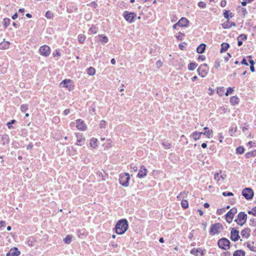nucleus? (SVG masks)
<instances>
[{
	"mask_svg": "<svg viewBox=\"0 0 256 256\" xmlns=\"http://www.w3.org/2000/svg\"><path fill=\"white\" fill-rule=\"evenodd\" d=\"M226 211V210L224 208H220V209H218L217 210V212H216V213L218 214V215H221L224 212H225Z\"/></svg>",
	"mask_w": 256,
	"mask_h": 256,
	"instance_id": "nucleus-48",
	"label": "nucleus"
},
{
	"mask_svg": "<svg viewBox=\"0 0 256 256\" xmlns=\"http://www.w3.org/2000/svg\"><path fill=\"white\" fill-rule=\"evenodd\" d=\"M197 71L201 77L204 78L207 75L208 71V64H201L198 68Z\"/></svg>",
	"mask_w": 256,
	"mask_h": 256,
	"instance_id": "nucleus-3",
	"label": "nucleus"
},
{
	"mask_svg": "<svg viewBox=\"0 0 256 256\" xmlns=\"http://www.w3.org/2000/svg\"><path fill=\"white\" fill-rule=\"evenodd\" d=\"M76 127L78 130L84 131L86 130V126L83 120L78 119L76 120Z\"/></svg>",
	"mask_w": 256,
	"mask_h": 256,
	"instance_id": "nucleus-11",
	"label": "nucleus"
},
{
	"mask_svg": "<svg viewBox=\"0 0 256 256\" xmlns=\"http://www.w3.org/2000/svg\"><path fill=\"white\" fill-rule=\"evenodd\" d=\"M198 59L199 60H206V57L204 56L203 55L199 56Z\"/></svg>",
	"mask_w": 256,
	"mask_h": 256,
	"instance_id": "nucleus-57",
	"label": "nucleus"
},
{
	"mask_svg": "<svg viewBox=\"0 0 256 256\" xmlns=\"http://www.w3.org/2000/svg\"><path fill=\"white\" fill-rule=\"evenodd\" d=\"M181 205L182 206L184 209L187 208L188 207V202L186 200H182L181 202Z\"/></svg>",
	"mask_w": 256,
	"mask_h": 256,
	"instance_id": "nucleus-40",
	"label": "nucleus"
},
{
	"mask_svg": "<svg viewBox=\"0 0 256 256\" xmlns=\"http://www.w3.org/2000/svg\"><path fill=\"white\" fill-rule=\"evenodd\" d=\"M10 42H4L0 43V49H7L10 46Z\"/></svg>",
	"mask_w": 256,
	"mask_h": 256,
	"instance_id": "nucleus-25",
	"label": "nucleus"
},
{
	"mask_svg": "<svg viewBox=\"0 0 256 256\" xmlns=\"http://www.w3.org/2000/svg\"><path fill=\"white\" fill-rule=\"evenodd\" d=\"M135 14L133 12H128L126 11L124 13V16L126 20L129 22H132L135 16Z\"/></svg>",
	"mask_w": 256,
	"mask_h": 256,
	"instance_id": "nucleus-12",
	"label": "nucleus"
},
{
	"mask_svg": "<svg viewBox=\"0 0 256 256\" xmlns=\"http://www.w3.org/2000/svg\"><path fill=\"white\" fill-rule=\"evenodd\" d=\"M76 145L79 146H84L86 142V138L82 134L80 133H76Z\"/></svg>",
	"mask_w": 256,
	"mask_h": 256,
	"instance_id": "nucleus-8",
	"label": "nucleus"
},
{
	"mask_svg": "<svg viewBox=\"0 0 256 256\" xmlns=\"http://www.w3.org/2000/svg\"><path fill=\"white\" fill-rule=\"evenodd\" d=\"M88 74L90 76H93L96 73V70L94 68L90 67L88 69Z\"/></svg>",
	"mask_w": 256,
	"mask_h": 256,
	"instance_id": "nucleus-29",
	"label": "nucleus"
},
{
	"mask_svg": "<svg viewBox=\"0 0 256 256\" xmlns=\"http://www.w3.org/2000/svg\"><path fill=\"white\" fill-rule=\"evenodd\" d=\"M202 134V132H194L192 134V136L196 141L200 138Z\"/></svg>",
	"mask_w": 256,
	"mask_h": 256,
	"instance_id": "nucleus-21",
	"label": "nucleus"
},
{
	"mask_svg": "<svg viewBox=\"0 0 256 256\" xmlns=\"http://www.w3.org/2000/svg\"><path fill=\"white\" fill-rule=\"evenodd\" d=\"M162 145L165 149H169L170 148L172 144L168 141L164 142Z\"/></svg>",
	"mask_w": 256,
	"mask_h": 256,
	"instance_id": "nucleus-32",
	"label": "nucleus"
},
{
	"mask_svg": "<svg viewBox=\"0 0 256 256\" xmlns=\"http://www.w3.org/2000/svg\"><path fill=\"white\" fill-rule=\"evenodd\" d=\"M66 152L68 153V154L74 156L76 153V150H74L72 146L68 147Z\"/></svg>",
	"mask_w": 256,
	"mask_h": 256,
	"instance_id": "nucleus-24",
	"label": "nucleus"
},
{
	"mask_svg": "<svg viewBox=\"0 0 256 256\" xmlns=\"http://www.w3.org/2000/svg\"><path fill=\"white\" fill-rule=\"evenodd\" d=\"M242 196L247 200H250L254 196V192L250 188H245L242 192Z\"/></svg>",
	"mask_w": 256,
	"mask_h": 256,
	"instance_id": "nucleus-6",
	"label": "nucleus"
},
{
	"mask_svg": "<svg viewBox=\"0 0 256 256\" xmlns=\"http://www.w3.org/2000/svg\"><path fill=\"white\" fill-rule=\"evenodd\" d=\"M200 251H201L200 248H198V249H196V250L195 248H193L192 250H191L190 253L195 256H197L198 255L197 253L200 252Z\"/></svg>",
	"mask_w": 256,
	"mask_h": 256,
	"instance_id": "nucleus-41",
	"label": "nucleus"
},
{
	"mask_svg": "<svg viewBox=\"0 0 256 256\" xmlns=\"http://www.w3.org/2000/svg\"><path fill=\"white\" fill-rule=\"evenodd\" d=\"M100 127V128H104L106 126V122L104 120H102L100 122L99 124Z\"/></svg>",
	"mask_w": 256,
	"mask_h": 256,
	"instance_id": "nucleus-42",
	"label": "nucleus"
},
{
	"mask_svg": "<svg viewBox=\"0 0 256 256\" xmlns=\"http://www.w3.org/2000/svg\"><path fill=\"white\" fill-rule=\"evenodd\" d=\"M234 88H227L226 92L225 94L226 96H228L230 94H232V92H234Z\"/></svg>",
	"mask_w": 256,
	"mask_h": 256,
	"instance_id": "nucleus-43",
	"label": "nucleus"
},
{
	"mask_svg": "<svg viewBox=\"0 0 256 256\" xmlns=\"http://www.w3.org/2000/svg\"><path fill=\"white\" fill-rule=\"evenodd\" d=\"M130 180V176L128 173H123L120 175L119 182L124 186H128Z\"/></svg>",
	"mask_w": 256,
	"mask_h": 256,
	"instance_id": "nucleus-2",
	"label": "nucleus"
},
{
	"mask_svg": "<svg viewBox=\"0 0 256 256\" xmlns=\"http://www.w3.org/2000/svg\"><path fill=\"white\" fill-rule=\"evenodd\" d=\"M226 2L225 0L222 1L221 2V4H221V6L222 7H224L226 6Z\"/></svg>",
	"mask_w": 256,
	"mask_h": 256,
	"instance_id": "nucleus-62",
	"label": "nucleus"
},
{
	"mask_svg": "<svg viewBox=\"0 0 256 256\" xmlns=\"http://www.w3.org/2000/svg\"><path fill=\"white\" fill-rule=\"evenodd\" d=\"M222 227V226L220 224H216L212 225L211 227L210 234L212 235H214L220 232V228Z\"/></svg>",
	"mask_w": 256,
	"mask_h": 256,
	"instance_id": "nucleus-9",
	"label": "nucleus"
},
{
	"mask_svg": "<svg viewBox=\"0 0 256 256\" xmlns=\"http://www.w3.org/2000/svg\"><path fill=\"white\" fill-rule=\"evenodd\" d=\"M240 238L238 230L233 228L231 230L230 238L234 242L237 241Z\"/></svg>",
	"mask_w": 256,
	"mask_h": 256,
	"instance_id": "nucleus-13",
	"label": "nucleus"
},
{
	"mask_svg": "<svg viewBox=\"0 0 256 256\" xmlns=\"http://www.w3.org/2000/svg\"><path fill=\"white\" fill-rule=\"evenodd\" d=\"M188 22L189 21L186 18H182L178 20V22L179 24V26L184 27L187 26Z\"/></svg>",
	"mask_w": 256,
	"mask_h": 256,
	"instance_id": "nucleus-17",
	"label": "nucleus"
},
{
	"mask_svg": "<svg viewBox=\"0 0 256 256\" xmlns=\"http://www.w3.org/2000/svg\"><path fill=\"white\" fill-rule=\"evenodd\" d=\"M246 38L247 37L246 34H242L238 38V39H239L242 41L243 40H246Z\"/></svg>",
	"mask_w": 256,
	"mask_h": 256,
	"instance_id": "nucleus-46",
	"label": "nucleus"
},
{
	"mask_svg": "<svg viewBox=\"0 0 256 256\" xmlns=\"http://www.w3.org/2000/svg\"><path fill=\"white\" fill-rule=\"evenodd\" d=\"M162 62L161 60H158L156 62V65L158 68H161L162 66Z\"/></svg>",
	"mask_w": 256,
	"mask_h": 256,
	"instance_id": "nucleus-49",
	"label": "nucleus"
},
{
	"mask_svg": "<svg viewBox=\"0 0 256 256\" xmlns=\"http://www.w3.org/2000/svg\"><path fill=\"white\" fill-rule=\"evenodd\" d=\"M250 230L248 228H245L241 232V235L242 237L248 238L250 235Z\"/></svg>",
	"mask_w": 256,
	"mask_h": 256,
	"instance_id": "nucleus-18",
	"label": "nucleus"
},
{
	"mask_svg": "<svg viewBox=\"0 0 256 256\" xmlns=\"http://www.w3.org/2000/svg\"><path fill=\"white\" fill-rule=\"evenodd\" d=\"M184 36V34L182 33V32H178V34H176V38L178 40H182V37Z\"/></svg>",
	"mask_w": 256,
	"mask_h": 256,
	"instance_id": "nucleus-45",
	"label": "nucleus"
},
{
	"mask_svg": "<svg viewBox=\"0 0 256 256\" xmlns=\"http://www.w3.org/2000/svg\"><path fill=\"white\" fill-rule=\"evenodd\" d=\"M229 48V44L226 43H223L222 44L221 52L226 51Z\"/></svg>",
	"mask_w": 256,
	"mask_h": 256,
	"instance_id": "nucleus-36",
	"label": "nucleus"
},
{
	"mask_svg": "<svg viewBox=\"0 0 256 256\" xmlns=\"http://www.w3.org/2000/svg\"><path fill=\"white\" fill-rule=\"evenodd\" d=\"M241 64H245V65L248 66V64L246 62V60L245 58H243V60L241 62Z\"/></svg>",
	"mask_w": 256,
	"mask_h": 256,
	"instance_id": "nucleus-60",
	"label": "nucleus"
},
{
	"mask_svg": "<svg viewBox=\"0 0 256 256\" xmlns=\"http://www.w3.org/2000/svg\"><path fill=\"white\" fill-rule=\"evenodd\" d=\"M128 228V221L126 219L119 220L115 226L116 232L118 234H124Z\"/></svg>",
	"mask_w": 256,
	"mask_h": 256,
	"instance_id": "nucleus-1",
	"label": "nucleus"
},
{
	"mask_svg": "<svg viewBox=\"0 0 256 256\" xmlns=\"http://www.w3.org/2000/svg\"><path fill=\"white\" fill-rule=\"evenodd\" d=\"M226 174H222V171L214 174V178L217 182L224 180L226 178Z\"/></svg>",
	"mask_w": 256,
	"mask_h": 256,
	"instance_id": "nucleus-15",
	"label": "nucleus"
},
{
	"mask_svg": "<svg viewBox=\"0 0 256 256\" xmlns=\"http://www.w3.org/2000/svg\"><path fill=\"white\" fill-rule=\"evenodd\" d=\"M224 92V87L219 88L217 90V94L220 96H222Z\"/></svg>",
	"mask_w": 256,
	"mask_h": 256,
	"instance_id": "nucleus-35",
	"label": "nucleus"
},
{
	"mask_svg": "<svg viewBox=\"0 0 256 256\" xmlns=\"http://www.w3.org/2000/svg\"><path fill=\"white\" fill-rule=\"evenodd\" d=\"M10 20L8 18H4L3 20V24L4 27L7 28L10 24Z\"/></svg>",
	"mask_w": 256,
	"mask_h": 256,
	"instance_id": "nucleus-31",
	"label": "nucleus"
},
{
	"mask_svg": "<svg viewBox=\"0 0 256 256\" xmlns=\"http://www.w3.org/2000/svg\"><path fill=\"white\" fill-rule=\"evenodd\" d=\"M142 168V167H141L140 170V172L138 174V176L139 178H142L144 176V172H143Z\"/></svg>",
	"mask_w": 256,
	"mask_h": 256,
	"instance_id": "nucleus-50",
	"label": "nucleus"
},
{
	"mask_svg": "<svg viewBox=\"0 0 256 256\" xmlns=\"http://www.w3.org/2000/svg\"><path fill=\"white\" fill-rule=\"evenodd\" d=\"M28 109V106L27 104H22L20 106V110L22 112L26 111Z\"/></svg>",
	"mask_w": 256,
	"mask_h": 256,
	"instance_id": "nucleus-44",
	"label": "nucleus"
},
{
	"mask_svg": "<svg viewBox=\"0 0 256 256\" xmlns=\"http://www.w3.org/2000/svg\"><path fill=\"white\" fill-rule=\"evenodd\" d=\"M222 26L224 29L230 28L232 27V25H230V22L228 20L226 22H224L222 24Z\"/></svg>",
	"mask_w": 256,
	"mask_h": 256,
	"instance_id": "nucleus-37",
	"label": "nucleus"
},
{
	"mask_svg": "<svg viewBox=\"0 0 256 256\" xmlns=\"http://www.w3.org/2000/svg\"><path fill=\"white\" fill-rule=\"evenodd\" d=\"M230 242L228 239L222 238L218 241V244L220 248L226 250L230 248Z\"/></svg>",
	"mask_w": 256,
	"mask_h": 256,
	"instance_id": "nucleus-4",
	"label": "nucleus"
},
{
	"mask_svg": "<svg viewBox=\"0 0 256 256\" xmlns=\"http://www.w3.org/2000/svg\"><path fill=\"white\" fill-rule=\"evenodd\" d=\"M246 219L247 215L243 212H240L238 214V218L236 221L238 224L242 226L246 222Z\"/></svg>",
	"mask_w": 256,
	"mask_h": 256,
	"instance_id": "nucleus-7",
	"label": "nucleus"
},
{
	"mask_svg": "<svg viewBox=\"0 0 256 256\" xmlns=\"http://www.w3.org/2000/svg\"><path fill=\"white\" fill-rule=\"evenodd\" d=\"M245 252L242 250H236L233 254V256H244Z\"/></svg>",
	"mask_w": 256,
	"mask_h": 256,
	"instance_id": "nucleus-26",
	"label": "nucleus"
},
{
	"mask_svg": "<svg viewBox=\"0 0 256 256\" xmlns=\"http://www.w3.org/2000/svg\"><path fill=\"white\" fill-rule=\"evenodd\" d=\"M6 225V222L4 221H0V228Z\"/></svg>",
	"mask_w": 256,
	"mask_h": 256,
	"instance_id": "nucleus-56",
	"label": "nucleus"
},
{
	"mask_svg": "<svg viewBox=\"0 0 256 256\" xmlns=\"http://www.w3.org/2000/svg\"><path fill=\"white\" fill-rule=\"evenodd\" d=\"M220 66V64L219 62H215V64H214V67L216 68H218V67H219Z\"/></svg>",
	"mask_w": 256,
	"mask_h": 256,
	"instance_id": "nucleus-64",
	"label": "nucleus"
},
{
	"mask_svg": "<svg viewBox=\"0 0 256 256\" xmlns=\"http://www.w3.org/2000/svg\"><path fill=\"white\" fill-rule=\"evenodd\" d=\"M222 194L224 196H232L234 195V194L231 192H223Z\"/></svg>",
	"mask_w": 256,
	"mask_h": 256,
	"instance_id": "nucleus-53",
	"label": "nucleus"
},
{
	"mask_svg": "<svg viewBox=\"0 0 256 256\" xmlns=\"http://www.w3.org/2000/svg\"><path fill=\"white\" fill-rule=\"evenodd\" d=\"M237 213V209L235 208H233L230 210L226 214V221L230 223L234 218V216Z\"/></svg>",
	"mask_w": 256,
	"mask_h": 256,
	"instance_id": "nucleus-5",
	"label": "nucleus"
},
{
	"mask_svg": "<svg viewBox=\"0 0 256 256\" xmlns=\"http://www.w3.org/2000/svg\"><path fill=\"white\" fill-rule=\"evenodd\" d=\"M70 82L71 80H64L60 84V86L62 87L67 88H68L69 90H70V87H69L68 85Z\"/></svg>",
	"mask_w": 256,
	"mask_h": 256,
	"instance_id": "nucleus-20",
	"label": "nucleus"
},
{
	"mask_svg": "<svg viewBox=\"0 0 256 256\" xmlns=\"http://www.w3.org/2000/svg\"><path fill=\"white\" fill-rule=\"evenodd\" d=\"M72 241V237L70 235H67L66 237L64 238V242L67 244H70Z\"/></svg>",
	"mask_w": 256,
	"mask_h": 256,
	"instance_id": "nucleus-38",
	"label": "nucleus"
},
{
	"mask_svg": "<svg viewBox=\"0 0 256 256\" xmlns=\"http://www.w3.org/2000/svg\"><path fill=\"white\" fill-rule=\"evenodd\" d=\"M204 130L205 132H202V134L206 136L208 138H210V136L212 134L213 131L212 130L209 129L208 127L204 128Z\"/></svg>",
	"mask_w": 256,
	"mask_h": 256,
	"instance_id": "nucleus-19",
	"label": "nucleus"
},
{
	"mask_svg": "<svg viewBox=\"0 0 256 256\" xmlns=\"http://www.w3.org/2000/svg\"><path fill=\"white\" fill-rule=\"evenodd\" d=\"M245 156L246 158H249L250 156H256V150H254L252 152H247Z\"/></svg>",
	"mask_w": 256,
	"mask_h": 256,
	"instance_id": "nucleus-28",
	"label": "nucleus"
},
{
	"mask_svg": "<svg viewBox=\"0 0 256 256\" xmlns=\"http://www.w3.org/2000/svg\"><path fill=\"white\" fill-rule=\"evenodd\" d=\"M98 40L99 43L105 44L107 43L108 41V38L107 36L102 34H99L98 36Z\"/></svg>",
	"mask_w": 256,
	"mask_h": 256,
	"instance_id": "nucleus-16",
	"label": "nucleus"
},
{
	"mask_svg": "<svg viewBox=\"0 0 256 256\" xmlns=\"http://www.w3.org/2000/svg\"><path fill=\"white\" fill-rule=\"evenodd\" d=\"M230 102L232 104H238V99L236 96H232L230 98Z\"/></svg>",
	"mask_w": 256,
	"mask_h": 256,
	"instance_id": "nucleus-33",
	"label": "nucleus"
},
{
	"mask_svg": "<svg viewBox=\"0 0 256 256\" xmlns=\"http://www.w3.org/2000/svg\"><path fill=\"white\" fill-rule=\"evenodd\" d=\"M53 16V14L50 11H48L46 14V16L48 18H51Z\"/></svg>",
	"mask_w": 256,
	"mask_h": 256,
	"instance_id": "nucleus-47",
	"label": "nucleus"
},
{
	"mask_svg": "<svg viewBox=\"0 0 256 256\" xmlns=\"http://www.w3.org/2000/svg\"><path fill=\"white\" fill-rule=\"evenodd\" d=\"M242 14L243 16H245L246 14L247 13V11L246 10V9L244 8H242Z\"/></svg>",
	"mask_w": 256,
	"mask_h": 256,
	"instance_id": "nucleus-58",
	"label": "nucleus"
},
{
	"mask_svg": "<svg viewBox=\"0 0 256 256\" xmlns=\"http://www.w3.org/2000/svg\"><path fill=\"white\" fill-rule=\"evenodd\" d=\"M97 142H98V140L96 138H92L90 140V146L94 148H96L98 146Z\"/></svg>",
	"mask_w": 256,
	"mask_h": 256,
	"instance_id": "nucleus-23",
	"label": "nucleus"
},
{
	"mask_svg": "<svg viewBox=\"0 0 256 256\" xmlns=\"http://www.w3.org/2000/svg\"><path fill=\"white\" fill-rule=\"evenodd\" d=\"M15 122H16V120H11V122H8V123L7 124V125H8V128H10V127H11L10 125H11V124H14Z\"/></svg>",
	"mask_w": 256,
	"mask_h": 256,
	"instance_id": "nucleus-55",
	"label": "nucleus"
},
{
	"mask_svg": "<svg viewBox=\"0 0 256 256\" xmlns=\"http://www.w3.org/2000/svg\"><path fill=\"white\" fill-rule=\"evenodd\" d=\"M233 16L234 15L232 14V12H230V14H229V11H228V10H226L224 14V18L227 19L228 20L230 19L229 16H230V18H232Z\"/></svg>",
	"mask_w": 256,
	"mask_h": 256,
	"instance_id": "nucleus-34",
	"label": "nucleus"
},
{
	"mask_svg": "<svg viewBox=\"0 0 256 256\" xmlns=\"http://www.w3.org/2000/svg\"><path fill=\"white\" fill-rule=\"evenodd\" d=\"M244 152V148L242 146H240L236 148V153L237 154H242Z\"/></svg>",
	"mask_w": 256,
	"mask_h": 256,
	"instance_id": "nucleus-27",
	"label": "nucleus"
},
{
	"mask_svg": "<svg viewBox=\"0 0 256 256\" xmlns=\"http://www.w3.org/2000/svg\"><path fill=\"white\" fill-rule=\"evenodd\" d=\"M90 32L91 34H94L96 32V30L95 27L91 28L90 29Z\"/></svg>",
	"mask_w": 256,
	"mask_h": 256,
	"instance_id": "nucleus-52",
	"label": "nucleus"
},
{
	"mask_svg": "<svg viewBox=\"0 0 256 256\" xmlns=\"http://www.w3.org/2000/svg\"><path fill=\"white\" fill-rule=\"evenodd\" d=\"M53 56L54 57L59 56H60V52L59 50H56L55 52L53 53Z\"/></svg>",
	"mask_w": 256,
	"mask_h": 256,
	"instance_id": "nucleus-54",
	"label": "nucleus"
},
{
	"mask_svg": "<svg viewBox=\"0 0 256 256\" xmlns=\"http://www.w3.org/2000/svg\"><path fill=\"white\" fill-rule=\"evenodd\" d=\"M196 68V64L194 62H191L188 66V69L190 70H193Z\"/></svg>",
	"mask_w": 256,
	"mask_h": 256,
	"instance_id": "nucleus-39",
	"label": "nucleus"
},
{
	"mask_svg": "<svg viewBox=\"0 0 256 256\" xmlns=\"http://www.w3.org/2000/svg\"><path fill=\"white\" fill-rule=\"evenodd\" d=\"M206 45L204 44H200L196 49L197 52L198 54H202L206 50Z\"/></svg>",
	"mask_w": 256,
	"mask_h": 256,
	"instance_id": "nucleus-22",
	"label": "nucleus"
},
{
	"mask_svg": "<svg viewBox=\"0 0 256 256\" xmlns=\"http://www.w3.org/2000/svg\"><path fill=\"white\" fill-rule=\"evenodd\" d=\"M20 253L16 248H14L10 250L9 252L7 253L6 256H18Z\"/></svg>",
	"mask_w": 256,
	"mask_h": 256,
	"instance_id": "nucleus-14",
	"label": "nucleus"
},
{
	"mask_svg": "<svg viewBox=\"0 0 256 256\" xmlns=\"http://www.w3.org/2000/svg\"><path fill=\"white\" fill-rule=\"evenodd\" d=\"M198 6L199 7L204 8L206 6V4L203 2H198Z\"/></svg>",
	"mask_w": 256,
	"mask_h": 256,
	"instance_id": "nucleus-51",
	"label": "nucleus"
},
{
	"mask_svg": "<svg viewBox=\"0 0 256 256\" xmlns=\"http://www.w3.org/2000/svg\"><path fill=\"white\" fill-rule=\"evenodd\" d=\"M70 112V110L69 109H66L64 111V114L65 115H68Z\"/></svg>",
	"mask_w": 256,
	"mask_h": 256,
	"instance_id": "nucleus-61",
	"label": "nucleus"
},
{
	"mask_svg": "<svg viewBox=\"0 0 256 256\" xmlns=\"http://www.w3.org/2000/svg\"><path fill=\"white\" fill-rule=\"evenodd\" d=\"M90 5L92 6L93 8H96L98 6L97 4L94 2H92Z\"/></svg>",
	"mask_w": 256,
	"mask_h": 256,
	"instance_id": "nucleus-59",
	"label": "nucleus"
},
{
	"mask_svg": "<svg viewBox=\"0 0 256 256\" xmlns=\"http://www.w3.org/2000/svg\"><path fill=\"white\" fill-rule=\"evenodd\" d=\"M18 18V14L17 12H16L12 16V18L13 20H15L16 19V18Z\"/></svg>",
	"mask_w": 256,
	"mask_h": 256,
	"instance_id": "nucleus-63",
	"label": "nucleus"
},
{
	"mask_svg": "<svg viewBox=\"0 0 256 256\" xmlns=\"http://www.w3.org/2000/svg\"><path fill=\"white\" fill-rule=\"evenodd\" d=\"M86 38V36L84 34H79L78 38L79 42L81 44H82L84 42Z\"/></svg>",
	"mask_w": 256,
	"mask_h": 256,
	"instance_id": "nucleus-30",
	"label": "nucleus"
},
{
	"mask_svg": "<svg viewBox=\"0 0 256 256\" xmlns=\"http://www.w3.org/2000/svg\"><path fill=\"white\" fill-rule=\"evenodd\" d=\"M39 50L40 54L44 56H48L50 53V48L46 45L42 46Z\"/></svg>",
	"mask_w": 256,
	"mask_h": 256,
	"instance_id": "nucleus-10",
	"label": "nucleus"
}]
</instances>
